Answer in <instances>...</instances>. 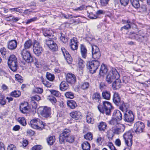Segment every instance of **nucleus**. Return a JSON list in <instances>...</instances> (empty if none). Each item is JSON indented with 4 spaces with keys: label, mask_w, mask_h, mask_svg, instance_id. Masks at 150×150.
<instances>
[{
    "label": "nucleus",
    "mask_w": 150,
    "mask_h": 150,
    "mask_svg": "<svg viewBox=\"0 0 150 150\" xmlns=\"http://www.w3.org/2000/svg\"><path fill=\"white\" fill-rule=\"evenodd\" d=\"M16 79L19 82L22 83L23 82L22 77L21 76L18 74H16L15 75Z\"/></svg>",
    "instance_id": "53"
},
{
    "label": "nucleus",
    "mask_w": 150,
    "mask_h": 150,
    "mask_svg": "<svg viewBox=\"0 0 150 150\" xmlns=\"http://www.w3.org/2000/svg\"><path fill=\"white\" fill-rule=\"evenodd\" d=\"M102 97L104 99L109 100L110 98L111 94L110 91H105L102 93Z\"/></svg>",
    "instance_id": "32"
},
{
    "label": "nucleus",
    "mask_w": 150,
    "mask_h": 150,
    "mask_svg": "<svg viewBox=\"0 0 150 150\" xmlns=\"http://www.w3.org/2000/svg\"><path fill=\"white\" fill-rule=\"evenodd\" d=\"M121 82L119 79H116L115 81L112 84V87L115 90L119 89L121 87Z\"/></svg>",
    "instance_id": "26"
},
{
    "label": "nucleus",
    "mask_w": 150,
    "mask_h": 150,
    "mask_svg": "<svg viewBox=\"0 0 150 150\" xmlns=\"http://www.w3.org/2000/svg\"><path fill=\"white\" fill-rule=\"evenodd\" d=\"M92 57L94 59H98L101 56L99 48L96 45L92 46Z\"/></svg>",
    "instance_id": "12"
},
{
    "label": "nucleus",
    "mask_w": 150,
    "mask_h": 150,
    "mask_svg": "<svg viewBox=\"0 0 150 150\" xmlns=\"http://www.w3.org/2000/svg\"><path fill=\"white\" fill-rule=\"evenodd\" d=\"M42 82L45 86L47 88H50L52 86V83L47 81L45 82L42 81Z\"/></svg>",
    "instance_id": "61"
},
{
    "label": "nucleus",
    "mask_w": 150,
    "mask_h": 150,
    "mask_svg": "<svg viewBox=\"0 0 150 150\" xmlns=\"http://www.w3.org/2000/svg\"><path fill=\"white\" fill-rule=\"evenodd\" d=\"M112 100L114 103L117 106L120 105L123 101L121 100L119 94L116 92H114Z\"/></svg>",
    "instance_id": "17"
},
{
    "label": "nucleus",
    "mask_w": 150,
    "mask_h": 150,
    "mask_svg": "<svg viewBox=\"0 0 150 150\" xmlns=\"http://www.w3.org/2000/svg\"><path fill=\"white\" fill-rule=\"evenodd\" d=\"M144 127V125L142 122L138 121L134 124L133 128L137 134H139L143 132Z\"/></svg>",
    "instance_id": "10"
},
{
    "label": "nucleus",
    "mask_w": 150,
    "mask_h": 150,
    "mask_svg": "<svg viewBox=\"0 0 150 150\" xmlns=\"http://www.w3.org/2000/svg\"><path fill=\"white\" fill-rule=\"evenodd\" d=\"M6 101L5 99V96L4 95L0 93V104L2 105H4L6 104Z\"/></svg>",
    "instance_id": "41"
},
{
    "label": "nucleus",
    "mask_w": 150,
    "mask_h": 150,
    "mask_svg": "<svg viewBox=\"0 0 150 150\" xmlns=\"http://www.w3.org/2000/svg\"><path fill=\"white\" fill-rule=\"evenodd\" d=\"M86 122L88 123H93L94 121L93 114L91 112H88L86 116Z\"/></svg>",
    "instance_id": "27"
},
{
    "label": "nucleus",
    "mask_w": 150,
    "mask_h": 150,
    "mask_svg": "<svg viewBox=\"0 0 150 150\" xmlns=\"http://www.w3.org/2000/svg\"><path fill=\"white\" fill-rule=\"evenodd\" d=\"M103 106L102 107L99 106L98 107L100 112L103 114H105L107 115H110L113 108L111 103L108 101H103Z\"/></svg>",
    "instance_id": "1"
},
{
    "label": "nucleus",
    "mask_w": 150,
    "mask_h": 150,
    "mask_svg": "<svg viewBox=\"0 0 150 150\" xmlns=\"http://www.w3.org/2000/svg\"><path fill=\"white\" fill-rule=\"evenodd\" d=\"M51 93L52 95L57 97H58L60 95L59 92L55 90H50Z\"/></svg>",
    "instance_id": "48"
},
{
    "label": "nucleus",
    "mask_w": 150,
    "mask_h": 150,
    "mask_svg": "<svg viewBox=\"0 0 150 150\" xmlns=\"http://www.w3.org/2000/svg\"><path fill=\"white\" fill-rule=\"evenodd\" d=\"M123 138L125 139L126 144L129 146H131L132 143V134L131 131L126 132L123 135Z\"/></svg>",
    "instance_id": "9"
},
{
    "label": "nucleus",
    "mask_w": 150,
    "mask_h": 150,
    "mask_svg": "<svg viewBox=\"0 0 150 150\" xmlns=\"http://www.w3.org/2000/svg\"><path fill=\"white\" fill-rule=\"evenodd\" d=\"M70 45L71 49L73 50H77L78 47L77 39L75 38H74L71 40Z\"/></svg>",
    "instance_id": "20"
},
{
    "label": "nucleus",
    "mask_w": 150,
    "mask_h": 150,
    "mask_svg": "<svg viewBox=\"0 0 150 150\" xmlns=\"http://www.w3.org/2000/svg\"><path fill=\"white\" fill-rule=\"evenodd\" d=\"M61 50L67 62L69 64L71 63L73 59L68 52L64 47L61 48Z\"/></svg>",
    "instance_id": "15"
},
{
    "label": "nucleus",
    "mask_w": 150,
    "mask_h": 150,
    "mask_svg": "<svg viewBox=\"0 0 150 150\" xmlns=\"http://www.w3.org/2000/svg\"><path fill=\"white\" fill-rule=\"evenodd\" d=\"M75 139V137L74 136L71 134L65 138L66 142L70 143H73L74 142Z\"/></svg>",
    "instance_id": "37"
},
{
    "label": "nucleus",
    "mask_w": 150,
    "mask_h": 150,
    "mask_svg": "<svg viewBox=\"0 0 150 150\" xmlns=\"http://www.w3.org/2000/svg\"><path fill=\"white\" fill-rule=\"evenodd\" d=\"M17 45V42L16 40H11L8 42L7 47L10 50H13L16 48Z\"/></svg>",
    "instance_id": "18"
},
{
    "label": "nucleus",
    "mask_w": 150,
    "mask_h": 150,
    "mask_svg": "<svg viewBox=\"0 0 150 150\" xmlns=\"http://www.w3.org/2000/svg\"><path fill=\"white\" fill-rule=\"evenodd\" d=\"M89 86V84L88 82H84L81 85V88L83 90H86L88 89Z\"/></svg>",
    "instance_id": "46"
},
{
    "label": "nucleus",
    "mask_w": 150,
    "mask_h": 150,
    "mask_svg": "<svg viewBox=\"0 0 150 150\" xmlns=\"http://www.w3.org/2000/svg\"><path fill=\"white\" fill-rule=\"evenodd\" d=\"M0 52L2 55L3 56H5L7 52L6 48L5 47L1 48L0 49Z\"/></svg>",
    "instance_id": "58"
},
{
    "label": "nucleus",
    "mask_w": 150,
    "mask_h": 150,
    "mask_svg": "<svg viewBox=\"0 0 150 150\" xmlns=\"http://www.w3.org/2000/svg\"><path fill=\"white\" fill-rule=\"evenodd\" d=\"M48 144L50 145H52L54 142L55 138L54 137H50L47 139Z\"/></svg>",
    "instance_id": "45"
},
{
    "label": "nucleus",
    "mask_w": 150,
    "mask_h": 150,
    "mask_svg": "<svg viewBox=\"0 0 150 150\" xmlns=\"http://www.w3.org/2000/svg\"><path fill=\"white\" fill-rule=\"evenodd\" d=\"M43 91V89L39 87L35 88L33 90V92L39 94L42 93Z\"/></svg>",
    "instance_id": "49"
},
{
    "label": "nucleus",
    "mask_w": 150,
    "mask_h": 150,
    "mask_svg": "<svg viewBox=\"0 0 150 150\" xmlns=\"http://www.w3.org/2000/svg\"><path fill=\"white\" fill-rule=\"evenodd\" d=\"M21 54L23 59L27 63H31L34 61L33 57L30 52L27 50L23 49L21 52Z\"/></svg>",
    "instance_id": "6"
},
{
    "label": "nucleus",
    "mask_w": 150,
    "mask_h": 150,
    "mask_svg": "<svg viewBox=\"0 0 150 150\" xmlns=\"http://www.w3.org/2000/svg\"><path fill=\"white\" fill-rule=\"evenodd\" d=\"M84 138L89 140H91L93 139V135L91 133H88L84 135Z\"/></svg>",
    "instance_id": "52"
},
{
    "label": "nucleus",
    "mask_w": 150,
    "mask_h": 150,
    "mask_svg": "<svg viewBox=\"0 0 150 150\" xmlns=\"http://www.w3.org/2000/svg\"><path fill=\"white\" fill-rule=\"evenodd\" d=\"M109 140L112 139L113 136V134L112 131H109L107 134Z\"/></svg>",
    "instance_id": "63"
},
{
    "label": "nucleus",
    "mask_w": 150,
    "mask_h": 150,
    "mask_svg": "<svg viewBox=\"0 0 150 150\" xmlns=\"http://www.w3.org/2000/svg\"><path fill=\"white\" fill-rule=\"evenodd\" d=\"M100 62L98 60H93L88 63V68L91 74H93L96 72L100 66Z\"/></svg>",
    "instance_id": "5"
},
{
    "label": "nucleus",
    "mask_w": 150,
    "mask_h": 150,
    "mask_svg": "<svg viewBox=\"0 0 150 150\" xmlns=\"http://www.w3.org/2000/svg\"><path fill=\"white\" fill-rule=\"evenodd\" d=\"M68 105L71 109H74L76 106L77 104L73 100L68 101L67 103Z\"/></svg>",
    "instance_id": "38"
},
{
    "label": "nucleus",
    "mask_w": 150,
    "mask_h": 150,
    "mask_svg": "<svg viewBox=\"0 0 150 150\" xmlns=\"http://www.w3.org/2000/svg\"><path fill=\"white\" fill-rule=\"evenodd\" d=\"M43 33L46 37H49V38L54 37L53 32L50 29H44L43 30Z\"/></svg>",
    "instance_id": "23"
},
{
    "label": "nucleus",
    "mask_w": 150,
    "mask_h": 150,
    "mask_svg": "<svg viewBox=\"0 0 150 150\" xmlns=\"http://www.w3.org/2000/svg\"><path fill=\"white\" fill-rule=\"evenodd\" d=\"M125 128L124 125L120 123L113 128V132L117 134H120L124 131Z\"/></svg>",
    "instance_id": "13"
},
{
    "label": "nucleus",
    "mask_w": 150,
    "mask_h": 150,
    "mask_svg": "<svg viewBox=\"0 0 150 150\" xmlns=\"http://www.w3.org/2000/svg\"><path fill=\"white\" fill-rule=\"evenodd\" d=\"M60 39L64 43H66L67 41V38H65L64 35H61L60 37Z\"/></svg>",
    "instance_id": "60"
},
{
    "label": "nucleus",
    "mask_w": 150,
    "mask_h": 150,
    "mask_svg": "<svg viewBox=\"0 0 150 150\" xmlns=\"http://www.w3.org/2000/svg\"><path fill=\"white\" fill-rule=\"evenodd\" d=\"M117 106L119 107V109L123 112H125L127 110H130L128 109V104L125 103L123 101L122 103Z\"/></svg>",
    "instance_id": "30"
},
{
    "label": "nucleus",
    "mask_w": 150,
    "mask_h": 150,
    "mask_svg": "<svg viewBox=\"0 0 150 150\" xmlns=\"http://www.w3.org/2000/svg\"><path fill=\"white\" fill-rule=\"evenodd\" d=\"M118 121V120L112 117V119L109 122V123L110 124L115 127L120 124Z\"/></svg>",
    "instance_id": "39"
},
{
    "label": "nucleus",
    "mask_w": 150,
    "mask_h": 150,
    "mask_svg": "<svg viewBox=\"0 0 150 150\" xmlns=\"http://www.w3.org/2000/svg\"><path fill=\"white\" fill-rule=\"evenodd\" d=\"M40 113L42 116L46 118L48 117L51 114V109L50 107L45 106Z\"/></svg>",
    "instance_id": "14"
},
{
    "label": "nucleus",
    "mask_w": 150,
    "mask_h": 150,
    "mask_svg": "<svg viewBox=\"0 0 150 150\" xmlns=\"http://www.w3.org/2000/svg\"><path fill=\"white\" fill-rule=\"evenodd\" d=\"M112 117L118 121H120L122 118V115L119 110H116L114 111L112 113Z\"/></svg>",
    "instance_id": "21"
},
{
    "label": "nucleus",
    "mask_w": 150,
    "mask_h": 150,
    "mask_svg": "<svg viewBox=\"0 0 150 150\" xmlns=\"http://www.w3.org/2000/svg\"><path fill=\"white\" fill-rule=\"evenodd\" d=\"M65 96L67 98L71 99H72L74 97V94L71 92H66L65 93Z\"/></svg>",
    "instance_id": "50"
},
{
    "label": "nucleus",
    "mask_w": 150,
    "mask_h": 150,
    "mask_svg": "<svg viewBox=\"0 0 150 150\" xmlns=\"http://www.w3.org/2000/svg\"><path fill=\"white\" fill-rule=\"evenodd\" d=\"M33 42L30 40L26 41L24 44V49L25 50L29 49L33 45Z\"/></svg>",
    "instance_id": "35"
},
{
    "label": "nucleus",
    "mask_w": 150,
    "mask_h": 150,
    "mask_svg": "<svg viewBox=\"0 0 150 150\" xmlns=\"http://www.w3.org/2000/svg\"><path fill=\"white\" fill-rule=\"evenodd\" d=\"M7 150H17L16 147L14 145L11 144L8 146Z\"/></svg>",
    "instance_id": "56"
},
{
    "label": "nucleus",
    "mask_w": 150,
    "mask_h": 150,
    "mask_svg": "<svg viewBox=\"0 0 150 150\" xmlns=\"http://www.w3.org/2000/svg\"><path fill=\"white\" fill-rule=\"evenodd\" d=\"M70 116L76 120L81 119L82 117L81 113L78 111L73 112L70 113Z\"/></svg>",
    "instance_id": "22"
},
{
    "label": "nucleus",
    "mask_w": 150,
    "mask_h": 150,
    "mask_svg": "<svg viewBox=\"0 0 150 150\" xmlns=\"http://www.w3.org/2000/svg\"><path fill=\"white\" fill-rule=\"evenodd\" d=\"M129 0H120L121 4L123 6L127 5L129 3Z\"/></svg>",
    "instance_id": "59"
},
{
    "label": "nucleus",
    "mask_w": 150,
    "mask_h": 150,
    "mask_svg": "<svg viewBox=\"0 0 150 150\" xmlns=\"http://www.w3.org/2000/svg\"><path fill=\"white\" fill-rule=\"evenodd\" d=\"M8 64L10 69L13 72L16 71L18 68V63L16 56L12 54L9 57Z\"/></svg>",
    "instance_id": "2"
},
{
    "label": "nucleus",
    "mask_w": 150,
    "mask_h": 150,
    "mask_svg": "<svg viewBox=\"0 0 150 150\" xmlns=\"http://www.w3.org/2000/svg\"><path fill=\"white\" fill-rule=\"evenodd\" d=\"M109 0H100V3L102 6H105L108 4Z\"/></svg>",
    "instance_id": "64"
},
{
    "label": "nucleus",
    "mask_w": 150,
    "mask_h": 150,
    "mask_svg": "<svg viewBox=\"0 0 150 150\" xmlns=\"http://www.w3.org/2000/svg\"><path fill=\"white\" fill-rule=\"evenodd\" d=\"M56 39V38L52 37L49 38V39L45 40V43L49 48L50 50L53 52L57 51L58 50V46L54 40Z\"/></svg>",
    "instance_id": "4"
},
{
    "label": "nucleus",
    "mask_w": 150,
    "mask_h": 150,
    "mask_svg": "<svg viewBox=\"0 0 150 150\" xmlns=\"http://www.w3.org/2000/svg\"><path fill=\"white\" fill-rule=\"evenodd\" d=\"M46 76L47 79L50 81H53L54 79V75L49 72L46 73Z\"/></svg>",
    "instance_id": "40"
},
{
    "label": "nucleus",
    "mask_w": 150,
    "mask_h": 150,
    "mask_svg": "<svg viewBox=\"0 0 150 150\" xmlns=\"http://www.w3.org/2000/svg\"><path fill=\"white\" fill-rule=\"evenodd\" d=\"M70 130L67 128L63 129L62 133L61 134L59 137V141L60 144H64L65 138L71 134Z\"/></svg>",
    "instance_id": "11"
},
{
    "label": "nucleus",
    "mask_w": 150,
    "mask_h": 150,
    "mask_svg": "<svg viewBox=\"0 0 150 150\" xmlns=\"http://www.w3.org/2000/svg\"><path fill=\"white\" fill-rule=\"evenodd\" d=\"M92 98L95 102L98 103H99L101 99L100 93L98 92L95 93L93 94Z\"/></svg>",
    "instance_id": "31"
},
{
    "label": "nucleus",
    "mask_w": 150,
    "mask_h": 150,
    "mask_svg": "<svg viewBox=\"0 0 150 150\" xmlns=\"http://www.w3.org/2000/svg\"><path fill=\"white\" fill-rule=\"evenodd\" d=\"M78 65L79 68H82L85 66V62L82 59H80L79 60Z\"/></svg>",
    "instance_id": "51"
},
{
    "label": "nucleus",
    "mask_w": 150,
    "mask_h": 150,
    "mask_svg": "<svg viewBox=\"0 0 150 150\" xmlns=\"http://www.w3.org/2000/svg\"><path fill=\"white\" fill-rule=\"evenodd\" d=\"M126 23H127V24L122 27L121 28V31H122L123 29L127 30L130 28L131 24V22L130 21L127 20V21Z\"/></svg>",
    "instance_id": "43"
},
{
    "label": "nucleus",
    "mask_w": 150,
    "mask_h": 150,
    "mask_svg": "<svg viewBox=\"0 0 150 150\" xmlns=\"http://www.w3.org/2000/svg\"><path fill=\"white\" fill-rule=\"evenodd\" d=\"M11 96L15 97H18L21 95V92L18 91H14L10 94Z\"/></svg>",
    "instance_id": "44"
},
{
    "label": "nucleus",
    "mask_w": 150,
    "mask_h": 150,
    "mask_svg": "<svg viewBox=\"0 0 150 150\" xmlns=\"http://www.w3.org/2000/svg\"><path fill=\"white\" fill-rule=\"evenodd\" d=\"M31 103L32 105V106H33V107L35 108L37 107V104L34 100H35L37 101H39L40 99V97L38 95H35L31 97Z\"/></svg>",
    "instance_id": "29"
},
{
    "label": "nucleus",
    "mask_w": 150,
    "mask_h": 150,
    "mask_svg": "<svg viewBox=\"0 0 150 150\" xmlns=\"http://www.w3.org/2000/svg\"><path fill=\"white\" fill-rule=\"evenodd\" d=\"M42 149V147L40 145L34 146L31 149V150H40Z\"/></svg>",
    "instance_id": "54"
},
{
    "label": "nucleus",
    "mask_w": 150,
    "mask_h": 150,
    "mask_svg": "<svg viewBox=\"0 0 150 150\" xmlns=\"http://www.w3.org/2000/svg\"><path fill=\"white\" fill-rule=\"evenodd\" d=\"M81 147L83 150H90L91 146L88 142L85 141L82 144Z\"/></svg>",
    "instance_id": "36"
},
{
    "label": "nucleus",
    "mask_w": 150,
    "mask_h": 150,
    "mask_svg": "<svg viewBox=\"0 0 150 150\" xmlns=\"http://www.w3.org/2000/svg\"><path fill=\"white\" fill-rule=\"evenodd\" d=\"M38 126L39 127H43L42 128H38V129L39 130H42L43 128H44V127L45 126V123H44L42 121H40V119H38Z\"/></svg>",
    "instance_id": "47"
},
{
    "label": "nucleus",
    "mask_w": 150,
    "mask_h": 150,
    "mask_svg": "<svg viewBox=\"0 0 150 150\" xmlns=\"http://www.w3.org/2000/svg\"><path fill=\"white\" fill-rule=\"evenodd\" d=\"M107 127L106 123L103 122H100L98 126V127L100 131H104Z\"/></svg>",
    "instance_id": "34"
},
{
    "label": "nucleus",
    "mask_w": 150,
    "mask_h": 150,
    "mask_svg": "<svg viewBox=\"0 0 150 150\" xmlns=\"http://www.w3.org/2000/svg\"><path fill=\"white\" fill-rule=\"evenodd\" d=\"M124 120L125 122L132 123L134 119V116L131 110H127L124 112Z\"/></svg>",
    "instance_id": "8"
},
{
    "label": "nucleus",
    "mask_w": 150,
    "mask_h": 150,
    "mask_svg": "<svg viewBox=\"0 0 150 150\" xmlns=\"http://www.w3.org/2000/svg\"><path fill=\"white\" fill-rule=\"evenodd\" d=\"M80 51L81 55L83 58L86 59L87 57V51L86 47L83 45H81Z\"/></svg>",
    "instance_id": "24"
},
{
    "label": "nucleus",
    "mask_w": 150,
    "mask_h": 150,
    "mask_svg": "<svg viewBox=\"0 0 150 150\" xmlns=\"http://www.w3.org/2000/svg\"><path fill=\"white\" fill-rule=\"evenodd\" d=\"M17 120L23 126H25L27 124L26 121L24 117H19L18 118Z\"/></svg>",
    "instance_id": "42"
},
{
    "label": "nucleus",
    "mask_w": 150,
    "mask_h": 150,
    "mask_svg": "<svg viewBox=\"0 0 150 150\" xmlns=\"http://www.w3.org/2000/svg\"><path fill=\"white\" fill-rule=\"evenodd\" d=\"M29 108V106L27 102L21 103L20 106V110L23 113H27L28 112Z\"/></svg>",
    "instance_id": "19"
},
{
    "label": "nucleus",
    "mask_w": 150,
    "mask_h": 150,
    "mask_svg": "<svg viewBox=\"0 0 150 150\" xmlns=\"http://www.w3.org/2000/svg\"><path fill=\"white\" fill-rule=\"evenodd\" d=\"M107 145L111 150H117L115 147L111 142H108Z\"/></svg>",
    "instance_id": "55"
},
{
    "label": "nucleus",
    "mask_w": 150,
    "mask_h": 150,
    "mask_svg": "<svg viewBox=\"0 0 150 150\" xmlns=\"http://www.w3.org/2000/svg\"><path fill=\"white\" fill-rule=\"evenodd\" d=\"M10 10L11 11H16L18 12H21L22 10L20 8V7L15 8H11Z\"/></svg>",
    "instance_id": "57"
},
{
    "label": "nucleus",
    "mask_w": 150,
    "mask_h": 150,
    "mask_svg": "<svg viewBox=\"0 0 150 150\" xmlns=\"http://www.w3.org/2000/svg\"><path fill=\"white\" fill-rule=\"evenodd\" d=\"M120 75L115 69L112 68L110 71L107 75L105 80L109 84L111 83L116 79H119Z\"/></svg>",
    "instance_id": "3"
},
{
    "label": "nucleus",
    "mask_w": 150,
    "mask_h": 150,
    "mask_svg": "<svg viewBox=\"0 0 150 150\" xmlns=\"http://www.w3.org/2000/svg\"><path fill=\"white\" fill-rule=\"evenodd\" d=\"M88 17L91 19H94L97 18L96 15L94 14L92 12H91L88 15Z\"/></svg>",
    "instance_id": "62"
},
{
    "label": "nucleus",
    "mask_w": 150,
    "mask_h": 150,
    "mask_svg": "<svg viewBox=\"0 0 150 150\" xmlns=\"http://www.w3.org/2000/svg\"><path fill=\"white\" fill-rule=\"evenodd\" d=\"M67 81L72 85L74 84L76 82V76L72 73H68L66 76Z\"/></svg>",
    "instance_id": "16"
},
{
    "label": "nucleus",
    "mask_w": 150,
    "mask_h": 150,
    "mask_svg": "<svg viewBox=\"0 0 150 150\" xmlns=\"http://www.w3.org/2000/svg\"><path fill=\"white\" fill-rule=\"evenodd\" d=\"M107 69L104 64H102L100 70L99 74L101 76H103L107 72Z\"/></svg>",
    "instance_id": "33"
},
{
    "label": "nucleus",
    "mask_w": 150,
    "mask_h": 150,
    "mask_svg": "<svg viewBox=\"0 0 150 150\" xmlns=\"http://www.w3.org/2000/svg\"><path fill=\"white\" fill-rule=\"evenodd\" d=\"M33 51L34 54L38 56H40L43 52L42 47L36 40H35L33 42Z\"/></svg>",
    "instance_id": "7"
},
{
    "label": "nucleus",
    "mask_w": 150,
    "mask_h": 150,
    "mask_svg": "<svg viewBox=\"0 0 150 150\" xmlns=\"http://www.w3.org/2000/svg\"><path fill=\"white\" fill-rule=\"evenodd\" d=\"M38 119H34L31 120L29 124L33 128L37 129L38 128H42L43 127H39L38 125Z\"/></svg>",
    "instance_id": "28"
},
{
    "label": "nucleus",
    "mask_w": 150,
    "mask_h": 150,
    "mask_svg": "<svg viewBox=\"0 0 150 150\" xmlns=\"http://www.w3.org/2000/svg\"><path fill=\"white\" fill-rule=\"evenodd\" d=\"M60 90L62 91H65L69 88L68 82L65 81H63L59 85Z\"/></svg>",
    "instance_id": "25"
}]
</instances>
